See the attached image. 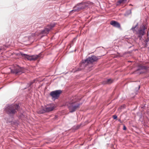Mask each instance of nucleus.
Masks as SVG:
<instances>
[{"mask_svg": "<svg viewBox=\"0 0 149 149\" xmlns=\"http://www.w3.org/2000/svg\"><path fill=\"white\" fill-rule=\"evenodd\" d=\"M97 60V58L95 56H93L91 57H89L85 60H83L82 63L80 64V68L78 70H81L83 69L84 66L86 65H88L91 63Z\"/></svg>", "mask_w": 149, "mask_h": 149, "instance_id": "f257e3e1", "label": "nucleus"}, {"mask_svg": "<svg viewBox=\"0 0 149 149\" xmlns=\"http://www.w3.org/2000/svg\"><path fill=\"white\" fill-rule=\"evenodd\" d=\"M66 105L68 106L70 111L71 112L75 111L76 109L79 106L80 104L76 103L73 98L71 99L70 101L67 102Z\"/></svg>", "mask_w": 149, "mask_h": 149, "instance_id": "f03ea898", "label": "nucleus"}, {"mask_svg": "<svg viewBox=\"0 0 149 149\" xmlns=\"http://www.w3.org/2000/svg\"><path fill=\"white\" fill-rule=\"evenodd\" d=\"M18 108V105L17 104H12L7 106L5 108V111L8 114H13L17 111Z\"/></svg>", "mask_w": 149, "mask_h": 149, "instance_id": "7ed1b4c3", "label": "nucleus"}, {"mask_svg": "<svg viewBox=\"0 0 149 149\" xmlns=\"http://www.w3.org/2000/svg\"><path fill=\"white\" fill-rule=\"evenodd\" d=\"M88 6V3H80L78 4L76 6L74 7L73 8V9L71 11V12L78 11L81 10L86 8Z\"/></svg>", "mask_w": 149, "mask_h": 149, "instance_id": "20e7f679", "label": "nucleus"}, {"mask_svg": "<svg viewBox=\"0 0 149 149\" xmlns=\"http://www.w3.org/2000/svg\"><path fill=\"white\" fill-rule=\"evenodd\" d=\"M21 56L25 59H26L30 61H35L39 58L40 56V54L38 55L29 56L26 54L20 53Z\"/></svg>", "mask_w": 149, "mask_h": 149, "instance_id": "39448f33", "label": "nucleus"}, {"mask_svg": "<svg viewBox=\"0 0 149 149\" xmlns=\"http://www.w3.org/2000/svg\"><path fill=\"white\" fill-rule=\"evenodd\" d=\"M55 24L54 23L50 25H47L45 29L40 32V33L44 35L47 34L49 31L52 30V28L54 27Z\"/></svg>", "mask_w": 149, "mask_h": 149, "instance_id": "423d86ee", "label": "nucleus"}, {"mask_svg": "<svg viewBox=\"0 0 149 149\" xmlns=\"http://www.w3.org/2000/svg\"><path fill=\"white\" fill-rule=\"evenodd\" d=\"M61 93V91L60 90H56L51 92L50 93V95L52 97L53 99L55 100L58 97Z\"/></svg>", "mask_w": 149, "mask_h": 149, "instance_id": "0eeeda50", "label": "nucleus"}, {"mask_svg": "<svg viewBox=\"0 0 149 149\" xmlns=\"http://www.w3.org/2000/svg\"><path fill=\"white\" fill-rule=\"evenodd\" d=\"M24 68L18 66L13 70H11V71L12 73L16 74H20L24 72Z\"/></svg>", "mask_w": 149, "mask_h": 149, "instance_id": "6e6552de", "label": "nucleus"}, {"mask_svg": "<svg viewBox=\"0 0 149 149\" xmlns=\"http://www.w3.org/2000/svg\"><path fill=\"white\" fill-rule=\"evenodd\" d=\"M54 108V105L53 104L47 105L45 107V109L46 112L52 111Z\"/></svg>", "mask_w": 149, "mask_h": 149, "instance_id": "1a4fd4ad", "label": "nucleus"}, {"mask_svg": "<svg viewBox=\"0 0 149 149\" xmlns=\"http://www.w3.org/2000/svg\"><path fill=\"white\" fill-rule=\"evenodd\" d=\"M110 24L115 27L119 28L120 27V25L119 23L114 21H111Z\"/></svg>", "mask_w": 149, "mask_h": 149, "instance_id": "9d476101", "label": "nucleus"}, {"mask_svg": "<svg viewBox=\"0 0 149 149\" xmlns=\"http://www.w3.org/2000/svg\"><path fill=\"white\" fill-rule=\"evenodd\" d=\"M141 29L139 31V34L140 36H141L143 35L144 33V31L146 28L144 26H143L141 27Z\"/></svg>", "mask_w": 149, "mask_h": 149, "instance_id": "9b49d317", "label": "nucleus"}, {"mask_svg": "<svg viewBox=\"0 0 149 149\" xmlns=\"http://www.w3.org/2000/svg\"><path fill=\"white\" fill-rule=\"evenodd\" d=\"M45 112H46L45 108L43 109L38 111V112L39 113H43Z\"/></svg>", "mask_w": 149, "mask_h": 149, "instance_id": "f8f14e48", "label": "nucleus"}, {"mask_svg": "<svg viewBox=\"0 0 149 149\" xmlns=\"http://www.w3.org/2000/svg\"><path fill=\"white\" fill-rule=\"evenodd\" d=\"M112 82V80L111 79H109L106 80V84H110Z\"/></svg>", "mask_w": 149, "mask_h": 149, "instance_id": "ddd939ff", "label": "nucleus"}, {"mask_svg": "<svg viewBox=\"0 0 149 149\" xmlns=\"http://www.w3.org/2000/svg\"><path fill=\"white\" fill-rule=\"evenodd\" d=\"M127 1V0H119L118 2L120 3H125Z\"/></svg>", "mask_w": 149, "mask_h": 149, "instance_id": "4468645a", "label": "nucleus"}, {"mask_svg": "<svg viewBox=\"0 0 149 149\" xmlns=\"http://www.w3.org/2000/svg\"><path fill=\"white\" fill-rule=\"evenodd\" d=\"M138 26V24H137L136 25V26L134 27V26H133L132 28H131V29L133 31H134V29L135 28Z\"/></svg>", "mask_w": 149, "mask_h": 149, "instance_id": "2eb2a0df", "label": "nucleus"}, {"mask_svg": "<svg viewBox=\"0 0 149 149\" xmlns=\"http://www.w3.org/2000/svg\"><path fill=\"white\" fill-rule=\"evenodd\" d=\"M117 117V116L116 115H114L113 116V119H116Z\"/></svg>", "mask_w": 149, "mask_h": 149, "instance_id": "dca6fc26", "label": "nucleus"}, {"mask_svg": "<svg viewBox=\"0 0 149 149\" xmlns=\"http://www.w3.org/2000/svg\"><path fill=\"white\" fill-rule=\"evenodd\" d=\"M141 68L142 69H145L146 68L144 66H142Z\"/></svg>", "mask_w": 149, "mask_h": 149, "instance_id": "f3484780", "label": "nucleus"}, {"mask_svg": "<svg viewBox=\"0 0 149 149\" xmlns=\"http://www.w3.org/2000/svg\"><path fill=\"white\" fill-rule=\"evenodd\" d=\"M123 129L124 130H125L126 129V127L125 126H124Z\"/></svg>", "mask_w": 149, "mask_h": 149, "instance_id": "a211bd4d", "label": "nucleus"}, {"mask_svg": "<svg viewBox=\"0 0 149 149\" xmlns=\"http://www.w3.org/2000/svg\"><path fill=\"white\" fill-rule=\"evenodd\" d=\"M35 81V80L33 81V82H31V84L29 85V86L31 85L32 84V83H33Z\"/></svg>", "mask_w": 149, "mask_h": 149, "instance_id": "6ab92c4d", "label": "nucleus"}, {"mask_svg": "<svg viewBox=\"0 0 149 149\" xmlns=\"http://www.w3.org/2000/svg\"><path fill=\"white\" fill-rule=\"evenodd\" d=\"M123 106H122L120 108H123Z\"/></svg>", "mask_w": 149, "mask_h": 149, "instance_id": "aec40b11", "label": "nucleus"}, {"mask_svg": "<svg viewBox=\"0 0 149 149\" xmlns=\"http://www.w3.org/2000/svg\"><path fill=\"white\" fill-rule=\"evenodd\" d=\"M129 12L130 13H131V11L130 10L129 11Z\"/></svg>", "mask_w": 149, "mask_h": 149, "instance_id": "412c9836", "label": "nucleus"}]
</instances>
